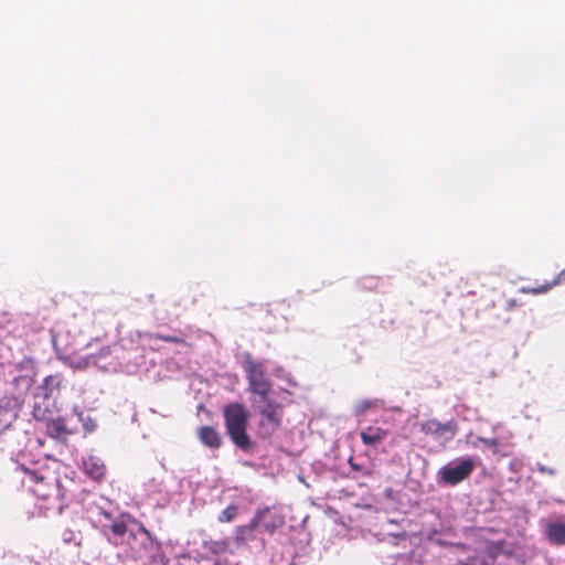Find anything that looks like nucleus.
Masks as SVG:
<instances>
[{
  "label": "nucleus",
  "mask_w": 565,
  "mask_h": 565,
  "mask_svg": "<svg viewBox=\"0 0 565 565\" xmlns=\"http://www.w3.org/2000/svg\"><path fill=\"white\" fill-rule=\"evenodd\" d=\"M34 492H36L39 495H42V497H50L51 495L50 492H42L40 489H34Z\"/></svg>",
  "instance_id": "nucleus-26"
},
{
  "label": "nucleus",
  "mask_w": 565,
  "mask_h": 565,
  "mask_svg": "<svg viewBox=\"0 0 565 565\" xmlns=\"http://www.w3.org/2000/svg\"><path fill=\"white\" fill-rule=\"evenodd\" d=\"M536 470L540 472V473H543V475H548V476H555L556 475V469L555 468H552V467H546L542 463H536Z\"/></svg>",
  "instance_id": "nucleus-22"
},
{
  "label": "nucleus",
  "mask_w": 565,
  "mask_h": 565,
  "mask_svg": "<svg viewBox=\"0 0 565 565\" xmlns=\"http://www.w3.org/2000/svg\"><path fill=\"white\" fill-rule=\"evenodd\" d=\"M8 414L9 408L0 401V433L11 425V420H8L7 418Z\"/></svg>",
  "instance_id": "nucleus-19"
},
{
  "label": "nucleus",
  "mask_w": 565,
  "mask_h": 565,
  "mask_svg": "<svg viewBox=\"0 0 565 565\" xmlns=\"http://www.w3.org/2000/svg\"><path fill=\"white\" fill-rule=\"evenodd\" d=\"M238 513V508L234 504L226 507L217 516L218 522H232Z\"/></svg>",
  "instance_id": "nucleus-18"
},
{
  "label": "nucleus",
  "mask_w": 565,
  "mask_h": 565,
  "mask_svg": "<svg viewBox=\"0 0 565 565\" xmlns=\"http://www.w3.org/2000/svg\"><path fill=\"white\" fill-rule=\"evenodd\" d=\"M62 375L53 374L44 379L41 390L43 391L44 398H50L55 394L60 393L62 386Z\"/></svg>",
  "instance_id": "nucleus-15"
},
{
  "label": "nucleus",
  "mask_w": 565,
  "mask_h": 565,
  "mask_svg": "<svg viewBox=\"0 0 565 565\" xmlns=\"http://www.w3.org/2000/svg\"><path fill=\"white\" fill-rule=\"evenodd\" d=\"M264 514V511H259L255 514L248 524L236 527L235 540L237 543H244L252 536L254 530L260 524V520Z\"/></svg>",
  "instance_id": "nucleus-11"
},
{
  "label": "nucleus",
  "mask_w": 565,
  "mask_h": 565,
  "mask_svg": "<svg viewBox=\"0 0 565 565\" xmlns=\"http://www.w3.org/2000/svg\"><path fill=\"white\" fill-rule=\"evenodd\" d=\"M55 482H56L55 487H56V491H57V494H56V495H57L58 498H61V499H64V498H65V492H64L62 489H60V486H58L57 480H55Z\"/></svg>",
  "instance_id": "nucleus-25"
},
{
  "label": "nucleus",
  "mask_w": 565,
  "mask_h": 565,
  "mask_svg": "<svg viewBox=\"0 0 565 565\" xmlns=\"http://www.w3.org/2000/svg\"><path fill=\"white\" fill-rule=\"evenodd\" d=\"M244 371L248 381L249 391L259 395L260 398L269 396L273 384L267 376V370L264 363L257 362L250 355H247L244 362Z\"/></svg>",
  "instance_id": "nucleus-3"
},
{
  "label": "nucleus",
  "mask_w": 565,
  "mask_h": 565,
  "mask_svg": "<svg viewBox=\"0 0 565 565\" xmlns=\"http://www.w3.org/2000/svg\"><path fill=\"white\" fill-rule=\"evenodd\" d=\"M349 465L351 467L352 470L354 471H363V475L364 476H371V471L370 470H363L362 467L360 465H358L352 457H350L349 459Z\"/></svg>",
  "instance_id": "nucleus-23"
},
{
  "label": "nucleus",
  "mask_w": 565,
  "mask_h": 565,
  "mask_svg": "<svg viewBox=\"0 0 565 565\" xmlns=\"http://www.w3.org/2000/svg\"><path fill=\"white\" fill-rule=\"evenodd\" d=\"M419 430L425 435H430L435 439L451 440L458 433L459 427L456 420L450 419L446 423L431 418L419 424Z\"/></svg>",
  "instance_id": "nucleus-6"
},
{
  "label": "nucleus",
  "mask_w": 565,
  "mask_h": 565,
  "mask_svg": "<svg viewBox=\"0 0 565 565\" xmlns=\"http://www.w3.org/2000/svg\"><path fill=\"white\" fill-rule=\"evenodd\" d=\"M223 414L226 433L232 443L242 450H248L252 441L246 431L249 418L246 407L241 403H230L224 407Z\"/></svg>",
  "instance_id": "nucleus-2"
},
{
  "label": "nucleus",
  "mask_w": 565,
  "mask_h": 565,
  "mask_svg": "<svg viewBox=\"0 0 565 565\" xmlns=\"http://www.w3.org/2000/svg\"><path fill=\"white\" fill-rule=\"evenodd\" d=\"M46 430L49 436L54 439L65 440L67 436L73 434V431L66 427L65 420L62 417H57L49 422L46 424Z\"/></svg>",
  "instance_id": "nucleus-13"
},
{
  "label": "nucleus",
  "mask_w": 565,
  "mask_h": 565,
  "mask_svg": "<svg viewBox=\"0 0 565 565\" xmlns=\"http://www.w3.org/2000/svg\"><path fill=\"white\" fill-rule=\"evenodd\" d=\"M478 440L483 444L484 446L492 449L493 454H498V445L499 441L495 438H484V437H478Z\"/></svg>",
  "instance_id": "nucleus-20"
},
{
  "label": "nucleus",
  "mask_w": 565,
  "mask_h": 565,
  "mask_svg": "<svg viewBox=\"0 0 565 565\" xmlns=\"http://www.w3.org/2000/svg\"><path fill=\"white\" fill-rule=\"evenodd\" d=\"M87 519L93 523L94 526L103 531V524H107L114 518L113 514L103 508L94 504L87 509Z\"/></svg>",
  "instance_id": "nucleus-12"
},
{
  "label": "nucleus",
  "mask_w": 565,
  "mask_h": 565,
  "mask_svg": "<svg viewBox=\"0 0 565 565\" xmlns=\"http://www.w3.org/2000/svg\"><path fill=\"white\" fill-rule=\"evenodd\" d=\"M102 533L114 546H125L135 558L143 557L149 550L158 546V542L145 525L128 513L114 516L110 522L103 524Z\"/></svg>",
  "instance_id": "nucleus-1"
},
{
  "label": "nucleus",
  "mask_w": 565,
  "mask_h": 565,
  "mask_svg": "<svg viewBox=\"0 0 565 565\" xmlns=\"http://www.w3.org/2000/svg\"><path fill=\"white\" fill-rule=\"evenodd\" d=\"M196 435L200 441L209 448L218 449L223 444L222 436L217 429L212 426L200 427Z\"/></svg>",
  "instance_id": "nucleus-8"
},
{
  "label": "nucleus",
  "mask_w": 565,
  "mask_h": 565,
  "mask_svg": "<svg viewBox=\"0 0 565 565\" xmlns=\"http://www.w3.org/2000/svg\"><path fill=\"white\" fill-rule=\"evenodd\" d=\"M544 533L551 544L565 545V523L561 520L548 521Z\"/></svg>",
  "instance_id": "nucleus-7"
},
{
  "label": "nucleus",
  "mask_w": 565,
  "mask_h": 565,
  "mask_svg": "<svg viewBox=\"0 0 565 565\" xmlns=\"http://www.w3.org/2000/svg\"><path fill=\"white\" fill-rule=\"evenodd\" d=\"M260 399L263 405L259 406V436L262 438H268L275 434L281 425L282 406L270 399L269 396Z\"/></svg>",
  "instance_id": "nucleus-4"
},
{
  "label": "nucleus",
  "mask_w": 565,
  "mask_h": 565,
  "mask_svg": "<svg viewBox=\"0 0 565 565\" xmlns=\"http://www.w3.org/2000/svg\"><path fill=\"white\" fill-rule=\"evenodd\" d=\"M476 468V459L472 457H465L455 460L438 471L439 482L447 486H456L468 479Z\"/></svg>",
  "instance_id": "nucleus-5"
},
{
  "label": "nucleus",
  "mask_w": 565,
  "mask_h": 565,
  "mask_svg": "<svg viewBox=\"0 0 565 565\" xmlns=\"http://www.w3.org/2000/svg\"><path fill=\"white\" fill-rule=\"evenodd\" d=\"M562 282H565V268L562 269L552 281L545 282L537 287H531V288L523 287L521 289V291L524 294H531V295L545 294V292L550 291L553 287H555Z\"/></svg>",
  "instance_id": "nucleus-16"
},
{
  "label": "nucleus",
  "mask_w": 565,
  "mask_h": 565,
  "mask_svg": "<svg viewBox=\"0 0 565 565\" xmlns=\"http://www.w3.org/2000/svg\"><path fill=\"white\" fill-rule=\"evenodd\" d=\"M264 529H265V531H266L267 533L273 534V533L275 532V530H276V526H275L274 524H267V523H265V524H264Z\"/></svg>",
  "instance_id": "nucleus-24"
},
{
  "label": "nucleus",
  "mask_w": 565,
  "mask_h": 565,
  "mask_svg": "<svg viewBox=\"0 0 565 565\" xmlns=\"http://www.w3.org/2000/svg\"><path fill=\"white\" fill-rule=\"evenodd\" d=\"M26 476L31 482H34L35 484L43 483L47 478L38 471L28 470Z\"/></svg>",
  "instance_id": "nucleus-21"
},
{
  "label": "nucleus",
  "mask_w": 565,
  "mask_h": 565,
  "mask_svg": "<svg viewBox=\"0 0 565 565\" xmlns=\"http://www.w3.org/2000/svg\"><path fill=\"white\" fill-rule=\"evenodd\" d=\"M85 472L94 480L99 481L106 475V466L97 458L88 457L84 460Z\"/></svg>",
  "instance_id": "nucleus-14"
},
{
  "label": "nucleus",
  "mask_w": 565,
  "mask_h": 565,
  "mask_svg": "<svg viewBox=\"0 0 565 565\" xmlns=\"http://www.w3.org/2000/svg\"><path fill=\"white\" fill-rule=\"evenodd\" d=\"M149 337H150V339H157V340H161L164 342L181 344V345H185L188 348L192 347L191 343H189L183 337H180V335H168V334H162V333H153V334H150Z\"/></svg>",
  "instance_id": "nucleus-17"
},
{
  "label": "nucleus",
  "mask_w": 565,
  "mask_h": 565,
  "mask_svg": "<svg viewBox=\"0 0 565 565\" xmlns=\"http://www.w3.org/2000/svg\"><path fill=\"white\" fill-rule=\"evenodd\" d=\"M387 436V431L381 427H366L360 433L361 440L366 446H377Z\"/></svg>",
  "instance_id": "nucleus-9"
},
{
  "label": "nucleus",
  "mask_w": 565,
  "mask_h": 565,
  "mask_svg": "<svg viewBox=\"0 0 565 565\" xmlns=\"http://www.w3.org/2000/svg\"><path fill=\"white\" fill-rule=\"evenodd\" d=\"M202 547L206 552L205 559H211L213 556L226 554L230 551L228 540H209L203 541Z\"/></svg>",
  "instance_id": "nucleus-10"
}]
</instances>
